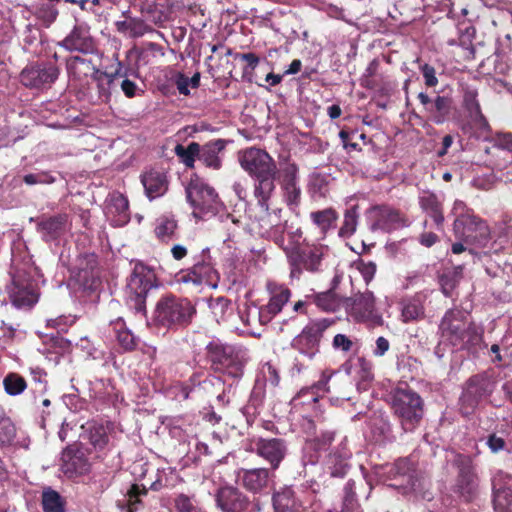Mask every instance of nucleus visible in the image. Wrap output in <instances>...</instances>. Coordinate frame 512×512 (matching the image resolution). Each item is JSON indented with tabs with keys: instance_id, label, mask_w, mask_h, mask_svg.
<instances>
[{
	"instance_id": "nucleus-1",
	"label": "nucleus",
	"mask_w": 512,
	"mask_h": 512,
	"mask_svg": "<svg viewBox=\"0 0 512 512\" xmlns=\"http://www.w3.org/2000/svg\"><path fill=\"white\" fill-rule=\"evenodd\" d=\"M196 315V307L188 298L168 293L160 297L152 315L155 328L176 331L188 327Z\"/></svg>"
},
{
	"instance_id": "nucleus-2",
	"label": "nucleus",
	"mask_w": 512,
	"mask_h": 512,
	"mask_svg": "<svg viewBox=\"0 0 512 512\" xmlns=\"http://www.w3.org/2000/svg\"><path fill=\"white\" fill-rule=\"evenodd\" d=\"M439 329L449 343L460 350H471L478 346L482 334L476 325L469 321L468 314L461 309L452 308L445 312Z\"/></svg>"
},
{
	"instance_id": "nucleus-3",
	"label": "nucleus",
	"mask_w": 512,
	"mask_h": 512,
	"mask_svg": "<svg viewBox=\"0 0 512 512\" xmlns=\"http://www.w3.org/2000/svg\"><path fill=\"white\" fill-rule=\"evenodd\" d=\"M205 350L206 360L214 372L232 378H240L243 375L246 359L234 346L216 339L210 341Z\"/></svg>"
},
{
	"instance_id": "nucleus-4",
	"label": "nucleus",
	"mask_w": 512,
	"mask_h": 512,
	"mask_svg": "<svg viewBox=\"0 0 512 512\" xmlns=\"http://www.w3.org/2000/svg\"><path fill=\"white\" fill-rule=\"evenodd\" d=\"M291 266V274H301L303 270L311 273L322 271V261L328 252V247L322 244H308L301 246L283 247Z\"/></svg>"
},
{
	"instance_id": "nucleus-5",
	"label": "nucleus",
	"mask_w": 512,
	"mask_h": 512,
	"mask_svg": "<svg viewBox=\"0 0 512 512\" xmlns=\"http://www.w3.org/2000/svg\"><path fill=\"white\" fill-rule=\"evenodd\" d=\"M154 272L147 266L138 263L127 281V298L131 308L137 313L146 314V298L155 286Z\"/></svg>"
},
{
	"instance_id": "nucleus-6",
	"label": "nucleus",
	"mask_w": 512,
	"mask_h": 512,
	"mask_svg": "<svg viewBox=\"0 0 512 512\" xmlns=\"http://www.w3.org/2000/svg\"><path fill=\"white\" fill-rule=\"evenodd\" d=\"M269 200L270 196H267L258 201V234L283 248L286 224L282 221L281 209L275 208L270 211Z\"/></svg>"
},
{
	"instance_id": "nucleus-7",
	"label": "nucleus",
	"mask_w": 512,
	"mask_h": 512,
	"mask_svg": "<svg viewBox=\"0 0 512 512\" xmlns=\"http://www.w3.org/2000/svg\"><path fill=\"white\" fill-rule=\"evenodd\" d=\"M455 236L467 244L484 245L490 237V229L485 220L467 210L454 221Z\"/></svg>"
},
{
	"instance_id": "nucleus-8",
	"label": "nucleus",
	"mask_w": 512,
	"mask_h": 512,
	"mask_svg": "<svg viewBox=\"0 0 512 512\" xmlns=\"http://www.w3.org/2000/svg\"><path fill=\"white\" fill-rule=\"evenodd\" d=\"M8 293L12 304L21 309L32 308L39 299L36 282L24 270H16L13 273Z\"/></svg>"
},
{
	"instance_id": "nucleus-9",
	"label": "nucleus",
	"mask_w": 512,
	"mask_h": 512,
	"mask_svg": "<svg viewBox=\"0 0 512 512\" xmlns=\"http://www.w3.org/2000/svg\"><path fill=\"white\" fill-rule=\"evenodd\" d=\"M186 198L194 208V214H216L220 200L215 189L199 180L191 181L186 187Z\"/></svg>"
},
{
	"instance_id": "nucleus-10",
	"label": "nucleus",
	"mask_w": 512,
	"mask_h": 512,
	"mask_svg": "<svg viewBox=\"0 0 512 512\" xmlns=\"http://www.w3.org/2000/svg\"><path fill=\"white\" fill-rule=\"evenodd\" d=\"M369 213L373 219L371 229L381 230L386 233L406 228L410 225L409 217L400 209L389 204L372 206Z\"/></svg>"
},
{
	"instance_id": "nucleus-11",
	"label": "nucleus",
	"mask_w": 512,
	"mask_h": 512,
	"mask_svg": "<svg viewBox=\"0 0 512 512\" xmlns=\"http://www.w3.org/2000/svg\"><path fill=\"white\" fill-rule=\"evenodd\" d=\"M333 323V320L323 318L308 324L301 333L294 338L292 346L300 353L309 358H313L319 352L320 341L324 332Z\"/></svg>"
},
{
	"instance_id": "nucleus-12",
	"label": "nucleus",
	"mask_w": 512,
	"mask_h": 512,
	"mask_svg": "<svg viewBox=\"0 0 512 512\" xmlns=\"http://www.w3.org/2000/svg\"><path fill=\"white\" fill-rule=\"evenodd\" d=\"M31 221H34L31 218ZM36 231L46 243H58L71 229V219L67 213L42 214L35 219Z\"/></svg>"
},
{
	"instance_id": "nucleus-13",
	"label": "nucleus",
	"mask_w": 512,
	"mask_h": 512,
	"mask_svg": "<svg viewBox=\"0 0 512 512\" xmlns=\"http://www.w3.org/2000/svg\"><path fill=\"white\" fill-rule=\"evenodd\" d=\"M268 293V303L258 309V321L260 324L269 323L277 314H279L284 305L291 297V290L285 285L274 280H268L266 283Z\"/></svg>"
},
{
	"instance_id": "nucleus-14",
	"label": "nucleus",
	"mask_w": 512,
	"mask_h": 512,
	"mask_svg": "<svg viewBox=\"0 0 512 512\" xmlns=\"http://www.w3.org/2000/svg\"><path fill=\"white\" fill-rule=\"evenodd\" d=\"M494 373L490 370L472 375L465 384L461 397L462 405L473 408L484 397L489 396L495 388Z\"/></svg>"
},
{
	"instance_id": "nucleus-15",
	"label": "nucleus",
	"mask_w": 512,
	"mask_h": 512,
	"mask_svg": "<svg viewBox=\"0 0 512 512\" xmlns=\"http://www.w3.org/2000/svg\"><path fill=\"white\" fill-rule=\"evenodd\" d=\"M60 74L58 66L51 62H35L20 73L21 83L28 88H42L54 83Z\"/></svg>"
},
{
	"instance_id": "nucleus-16",
	"label": "nucleus",
	"mask_w": 512,
	"mask_h": 512,
	"mask_svg": "<svg viewBox=\"0 0 512 512\" xmlns=\"http://www.w3.org/2000/svg\"><path fill=\"white\" fill-rule=\"evenodd\" d=\"M417 99L423 107V112L427 114L432 123L442 125L450 120L453 110V99L451 97L439 94L430 97L426 92H420Z\"/></svg>"
},
{
	"instance_id": "nucleus-17",
	"label": "nucleus",
	"mask_w": 512,
	"mask_h": 512,
	"mask_svg": "<svg viewBox=\"0 0 512 512\" xmlns=\"http://www.w3.org/2000/svg\"><path fill=\"white\" fill-rule=\"evenodd\" d=\"M454 462L459 469L454 492L465 501H470L478 487V478L474 472L472 460L469 456L459 454L456 455Z\"/></svg>"
},
{
	"instance_id": "nucleus-18",
	"label": "nucleus",
	"mask_w": 512,
	"mask_h": 512,
	"mask_svg": "<svg viewBox=\"0 0 512 512\" xmlns=\"http://www.w3.org/2000/svg\"><path fill=\"white\" fill-rule=\"evenodd\" d=\"M391 406L396 416H421L424 403L412 389L398 387L391 393Z\"/></svg>"
},
{
	"instance_id": "nucleus-19",
	"label": "nucleus",
	"mask_w": 512,
	"mask_h": 512,
	"mask_svg": "<svg viewBox=\"0 0 512 512\" xmlns=\"http://www.w3.org/2000/svg\"><path fill=\"white\" fill-rule=\"evenodd\" d=\"M217 506L223 512H255L256 503L250 501L237 488L224 486L215 495Z\"/></svg>"
},
{
	"instance_id": "nucleus-20",
	"label": "nucleus",
	"mask_w": 512,
	"mask_h": 512,
	"mask_svg": "<svg viewBox=\"0 0 512 512\" xmlns=\"http://www.w3.org/2000/svg\"><path fill=\"white\" fill-rule=\"evenodd\" d=\"M58 46L68 52H78L83 55L96 54L98 51L96 40L92 37L88 27L75 25L70 33Z\"/></svg>"
},
{
	"instance_id": "nucleus-21",
	"label": "nucleus",
	"mask_w": 512,
	"mask_h": 512,
	"mask_svg": "<svg viewBox=\"0 0 512 512\" xmlns=\"http://www.w3.org/2000/svg\"><path fill=\"white\" fill-rule=\"evenodd\" d=\"M350 315L357 322H371L382 325L383 318L376 312L375 298L371 291L356 294L350 304Z\"/></svg>"
},
{
	"instance_id": "nucleus-22",
	"label": "nucleus",
	"mask_w": 512,
	"mask_h": 512,
	"mask_svg": "<svg viewBox=\"0 0 512 512\" xmlns=\"http://www.w3.org/2000/svg\"><path fill=\"white\" fill-rule=\"evenodd\" d=\"M277 172L274 159L265 150L258 149V198L271 196Z\"/></svg>"
},
{
	"instance_id": "nucleus-23",
	"label": "nucleus",
	"mask_w": 512,
	"mask_h": 512,
	"mask_svg": "<svg viewBox=\"0 0 512 512\" xmlns=\"http://www.w3.org/2000/svg\"><path fill=\"white\" fill-rule=\"evenodd\" d=\"M90 462L85 452L76 446H68L62 452L61 469L68 478H75L90 471Z\"/></svg>"
},
{
	"instance_id": "nucleus-24",
	"label": "nucleus",
	"mask_w": 512,
	"mask_h": 512,
	"mask_svg": "<svg viewBox=\"0 0 512 512\" xmlns=\"http://www.w3.org/2000/svg\"><path fill=\"white\" fill-rule=\"evenodd\" d=\"M462 107L467 112L471 121L482 130L490 128L489 122L482 113L480 102L478 100V90L468 84L461 85Z\"/></svg>"
},
{
	"instance_id": "nucleus-25",
	"label": "nucleus",
	"mask_w": 512,
	"mask_h": 512,
	"mask_svg": "<svg viewBox=\"0 0 512 512\" xmlns=\"http://www.w3.org/2000/svg\"><path fill=\"white\" fill-rule=\"evenodd\" d=\"M77 281L85 288L93 289L100 283L98 257L94 253H85L78 258Z\"/></svg>"
},
{
	"instance_id": "nucleus-26",
	"label": "nucleus",
	"mask_w": 512,
	"mask_h": 512,
	"mask_svg": "<svg viewBox=\"0 0 512 512\" xmlns=\"http://www.w3.org/2000/svg\"><path fill=\"white\" fill-rule=\"evenodd\" d=\"M145 195L154 200L166 194L169 188L167 173L160 169L151 168L140 176Z\"/></svg>"
},
{
	"instance_id": "nucleus-27",
	"label": "nucleus",
	"mask_w": 512,
	"mask_h": 512,
	"mask_svg": "<svg viewBox=\"0 0 512 512\" xmlns=\"http://www.w3.org/2000/svg\"><path fill=\"white\" fill-rule=\"evenodd\" d=\"M280 186L287 205L291 209L297 208L301 202V188L298 185V169L296 165L291 164L283 170Z\"/></svg>"
},
{
	"instance_id": "nucleus-28",
	"label": "nucleus",
	"mask_w": 512,
	"mask_h": 512,
	"mask_svg": "<svg viewBox=\"0 0 512 512\" xmlns=\"http://www.w3.org/2000/svg\"><path fill=\"white\" fill-rule=\"evenodd\" d=\"M334 372L330 370H324L321 374L320 379L311 387L302 389L297 396L292 400L293 407L299 405L308 404L315 405L318 402L319 393L329 392L328 383L333 376Z\"/></svg>"
},
{
	"instance_id": "nucleus-29",
	"label": "nucleus",
	"mask_w": 512,
	"mask_h": 512,
	"mask_svg": "<svg viewBox=\"0 0 512 512\" xmlns=\"http://www.w3.org/2000/svg\"><path fill=\"white\" fill-rule=\"evenodd\" d=\"M79 438L89 441L95 448L103 449L108 443L107 427L104 426L102 418L88 419L80 424Z\"/></svg>"
},
{
	"instance_id": "nucleus-30",
	"label": "nucleus",
	"mask_w": 512,
	"mask_h": 512,
	"mask_svg": "<svg viewBox=\"0 0 512 512\" xmlns=\"http://www.w3.org/2000/svg\"><path fill=\"white\" fill-rule=\"evenodd\" d=\"M386 469H388L387 472L391 480L397 479L398 477L401 478V482L399 484L391 483V487L401 489L404 494L413 489V465L409 459H399L394 464L387 465Z\"/></svg>"
},
{
	"instance_id": "nucleus-31",
	"label": "nucleus",
	"mask_w": 512,
	"mask_h": 512,
	"mask_svg": "<svg viewBox=\"0 0 512 512\" xmlns=\"http://www.w3.org/2000/svg\"><path fill=\"white\" fill-rule=\"evenodd\" d=\"M227 143V140L215 139L200 145L198 160L210 169L219 170L222 167L219 154L225 150Z\"/></svg>"
},
{
	"instance_id": "nucleus-32",
	"label": "nucleus",
	"mask_w": 512,
	"mask_h": 512,
	"mask_svg": "<svg viewBox=\"0 0 512 512\" xmlns=\"http://www.w3.org/2000/svg\"><path fill=\"white\" fill-rule=\"evenodd\" d=\"M421 210L435 223L437 229H441L444 223L443 205L437 195L430 191H423L418 197Z\"/></svg>"
},
{
	"instance_id": "nucleus-33",
	"label": "nucleus",
	"mask_w": 512,
	"mask_h": 512,
	"mask_svg": "<svg viewBox=\"0 0 512 512\" xmlns=\"http://www.w3.org/2000/svg\"><path fill=\"white\" fill-rule=\"evenodd\" d=\"M215 278H217V271L211 262L206 260L205 250L203 251L202 260L195 263L187 274L182 277L184 282H192L196 285L203 282L210 283Z\"/></svg>"
},
{
	"instance_id": "nucleus-34",
	"label": "nucleus",
	"mask_w": 512,
	"mask_h": 512,
	"mask_svg": "<svg viewBox=\"0 0 512 512\" xmlns=\"http://www.w3.org/2000/svg\"><path fill=\"white\" fill-rule=\"evenodd\" d=\"M66 70L70 78L81 81L89 75L93 77L99 69L92 60L81 56H70L66 59Z\"/></svg>"
},
{
	"instance_id": "nucleus-35",
	"label": "nucleus",
	"mask_w": 512,
	"mask_h": 512,
	"mask_svg": "<svg viewBox=\"0 0 512 512\" xmlns=\"http://www.w3.org/2000/svg\"><path fill=\"white\" fill-rule=\"evenodd\" d=\"M258 454L267 460L274 470L284 456V446L278 439L261 440L258 442Z\"/></svg>"
},
{
	"instance_id": "nucleus-36",
	"label": "nucleus",
	"mask_w": 512,
	"mask_h": 512,
	"mask_svg": "<svg viewBox=\"0 0 512 512\" xmlns=\"http://www.w3.org/2000/svg\"><path fill=\"white\" fill-rule=\"evenodd\" d=\"M252 297L253 292H247L245 295V301L239 304L238 306V314L243 326L237 327L236 330L238 331V334L242 336H256V333L254 332L251 326V320L254 319V316H252L251 314V310L256 306L255 301L252 299Z\"/></svg>"
},
{
	"instance_id": "nucleus-37",
	"label": "nucleus",
	"mask_w": 512,
	"mask_h": 512,
	"mask_svg": "<svg viewBox=\"0 0 512 512\" xmlns=\"http://www.w3.org/2000/svg\"><path fill=\"white\" fill-rule=\"evenodd\" d=\"M107 209L109 214L117 217L114 220L117 225H124L130 219L128 199L119 192H114L110 195Z\"/></svg>"
},
{
	"instance_id": "nucleus-38",
	"label": "nucleus",
	"mask_w": 512,
	"mask_h": 512,
	"mask_svg": "<svg viewBox=\"0 0 512 512\" xmlns=\"http://www.w3.org/2000/svg\"><path fill=\"white\" fill-rule=\"evenodd\" d=\"M275 512H303L302 504L294 498L293 491L289 488L273 496Z\"/></svg>"
},
{
	"instance_id": "nucleus-39",
	"label": "nucleus",
	"mask_w": 512,
	"mask_h": 512,
	"mask_svg": "<svg viewBox=\"0 0 512 512\" xmlns=\"http://www.w3.org/2000/svg\"><path fill=\"white\" fill-rule=\"evenodd\" d=\"M234 70H240L241 80L243 82L253 83L254 71L256 69V54L254 53H237L234 56Z\"/></svg>"
},
{
	"instance_id": "nucleus-40",
	"label": "nucleus",
	"mask_w": 512,
	"mask_h": 512,
	"mask_svg": "<svg viewBox=\"0 0 512 512\" xmlns=\"http://www.w3.org/2000/svg\"><path fill=\"white\" fill-rule=\"evenodd\" d=\"M310 218L313 224L320 229L322 236L325 237L329 230L336 227L338 213L334 208L329 207L311 212Z\"/></svg>"
},
{
	"instance_id": "nucleus-41",
	"label": "nucleus",
	"mask_w": 512,
	"mask_h": 512,
	"mask_svg": "<svg viewBox=\"0 0 512 512\" xmlns=\"http://www.w3.org/2000/svg\"><path fill=\"white\" fill-rule=\"evenodd\" d=\"M113 332L115 334L118 344L125 351H133L138 345L137 338L134 334L126 327V323L122 318H118L111 322Z\"/></svg>"
},
{
	"instance_id": "nucleus-42",
	"label": "nucleus",
	"mask_w": 512,
	"mask_h": 512,
	"mask_svg": "<svg viewBox=\"0 0 512 512\" xmlns=\"http://www.w3.org/2000/svg\"><path fill=\"white\" fill-rule=\"evenodd\" d=\"M425 317L423 301L419 297L408 299L402 303L401 320L404 323L422 320Z\"/></svg>"
},
{
	"instance_id": "nucleus-43",
	"label": "nucleus",
	"mask_w": 512,
	"mask_h": 512,
	"mask_svg": "<svg viewBox=\"0 0 512 512\" xmlns=\"http://www.w3.org/2000/svg\"><path fill=\"white\" fill-rule=\"evenodd\" d=\"M41 504L43 512H66L65 499L51 487H47L43 490Z\"/></svg>"
},
{
	"instance_id": "nucleus-44",
	"label": "nucleus",
	"mask_w": 512,
	"mask_h": 512,
	"mask_svg": "<svg viewBox=\"0 0 512 512\" xmlns=\"http://www.w3.org/2000/svg\"><path fill=\"white\" fill-rule=\"evenodd\" d=\"M178 228L177 220L174 216H162L157 220L156 227L154 229L156 237L161 242H168L176 238V231Z\"/></svg>"
},
{
	"instance_id": "nucleus-45",
	"label": "nucleus",
	"mask_w": 512,
	"mask_h": 512,
	"mask_svg": "<svg viewBox=\"0 0 512 512\" xmlns=\"http://www.w3.org/2000/svg\"><path fill=\"white\" fill-rule=\"evenodd\" d=\"M309 297L312 298L313 303H315L317 307L326 312H335L341 302L339 295L333 289L316 293Z\"/></svg>"
},
{
	"instance_id": "nucleus-46",
	"label": "nucleus",
	"mask_w": 512,
	"mask_h": 512,
	"mask_svg": "<svg viewBox=\"0 0 512 512\" xmlns=\"http://www.w3.org/2000/svg\"><path fill=\"white\" fill-rule=\"evenodd\" d=\"M199 152L200 144L198 142H190L187 146L177 144L174 148V153L179 158L180 162L190 169L194 168Z\"/></svg>"
},
{
	"instance_id": "nucleus-47",
	"label": "nucleus",
	"mask_w": 512,
	"mask_h": 512,
	"mask_svg": "<svg viewBox=\"0 0 512 512\" xmlns=\"http://www.w3.org/2000/svg\"><path fill=\"white\" fill-rule=\"evenodd\" d=\"M358 218L359 214L357 205H354L347 209L344 213L343 224L339 229V236L342 238L351 237L356 231Z\"/></svg>"
},
{
	"instance_id": "nucleus-48",
	"label": "nucleus",
	"mask_w": 512,
	"mask_h": 512,
	"mask_svg": "<svg viewBox=\"0 0 512 512\" xmlns=\"http://www.w3.org/2000/svg\"><path fill=\"white\" fill-rule=\"evenodd\" d=\"M3 386L7 394L16 396L27 388V382L20 374L10 372L4 377Z\"/></svg>"
},
{
	"instance_id": "nucleus-49",
	"label": "nucleus",
	"mask_w": 512,
	"mask_h": 512,
	"mask_svg": "<svg viewBox=\"0 0 512 512\" xmlns=\"http://www.w3.org/2000/svg\"><path fill=\"white\" fill-rule=\"evenodd\" d=\"M174 512H205L193 496H188L184 493L178 494L174 500Z\"/></svg>"
},
{
	"instance_id": "nucleus-50",
	"label": "nucleus",
	"mask_w": 512,
	"mask_h": 512,
	"mask_svg": "<svg viewBox=\"0 0 512 512\" xmlns=\"http://www.w3.org/2000/svg\"><path fill=\"white\" fill-rule=\"evenodd\" d=\"M494 508L496 512H512V491L498 488L494 493Z\"/></svg>"
},
{
	"instance_id": "nucleus-51",
	"label": "nucleus",
	"mask_w": 512,
	"mask_h": 512,
	"mask_svg": "<svg viewBox=\"0 0 512 512\" xmlns=\"http://www.w3.org/2000/svg\"><path fill=\"white\" fill-rule=\"evenodd\" d=\"M494 508L496 512H512V491L498 488L494 493Z\"/></svg>"
},
{
	"instance_id": "nucleus-52",
	"label": "nucleus",
	"mask_w": 512,
	"mask_h": 512,
	"mask_svg": "<svg viewBox=\"0 0 512 512\" xmlns=\"http://www.w3.org/2000/svg\"><path fill=\"white\" fill-rule=\"evenodd\" d=\"M494 508L496 512H512V491L498 488L494 493Z\"/></svg>"
},
{
	"instance_id": "nucleus-53",
	"label": "nucleus",
	"mask_w": 512,
	"mask_h": 512,
	"mask_svg": "<svg viewBox=\"0 0 512 512\" xmlns=\"http://www.w3.org/2000/svg\"><path fill=\"white\" fill-rule=\"evenodd\" d=\"M148 494V489L143 484L134 483L128 489L126 496L128 498L129 511L134 512L142 504V497Z\"/></svg>"
},
{
	"instance_id": "nucleus-54",
	"label": "nucleus",
	"mask_w": 512,
	"mask_h": 512,
	"mask_svg": "<svg viewBox=\"0 0 512 512\" xmlns=\"http://www.w3.org/2000/svg\"><path fill=\"white\" fill-rule=\"evenodd\" d=\"M239 162L241 167L252 177L256 176V148L250 147L239 152Z\"/></svg>"
},
{
	"instance_id": "nucleus-55",
	"label": "nucleus",
	"mask_w": 512,
	"mask_h": 512,
	"mask_svg": "<svg viewBox=\"0 0 512 512\" xmlns=\"http://www.w3.org/2000/svg\"><path fill=\"white\" fill-rule=\"evenodd\" d=\"M16 437V427L11 418H0V446L10 445Z\"/></svg>"
},
{
	"instance_id": "nucleus-56",
	"label": "nucleus",
	"mask_w": 512,
	"mask_h": 512,
	"mask_svg": "<svg viewBox=\"0 0 512 512\" xmlns=\"http://www.w3.org/2000/svg\"><path fill=\"white\" fill-rule=\"evenodd\" d=\"M441 290L447 297L452 296V292L459 283V275L456 271H449L443 273L439 278Z\"/></svg>"
},
{
	"instance_id": "nucleus-57",
	"label": "nucleus",
	"mask_w": 512,
	"mask_h": 512,
	"mask_svg": "<svg viewBox=\"0 0 512 512\" xmlns=\"http://www.w3.org/2000/svg\"><path fill=\"white\" fill-rule=\"evenodd\" d=\"M93 80L97 83V89H98V97L101 100V102L107 103L110 100L111 97V86L113 84H108V79L105 78L104 75H102V71H96L95 75H93Z\"/></svg>"
},
{
	"instance_id": "nucleus-58",
	"label": "nucleus",
	"mask_w": 512,
	"mask_h": 512,
	"mask_svg": "<svg viewBox=\"0 0 512 512\" xmlns=\"http://www.w3.org/2000/svg\"><path fill=\"white\" fill-rule=\"evenodd\" d=\"M56 181V178L49 171H39L37 173L26 174L23 177V182L29 186L42 184L48 185Z\"/></svg>"
},
{
	"instance_id": "nucleus-59",
	"label": "nucleus",
	"mask_w": 512,
	"mask_h": 512,
	"mask_svg": "<svg viewBox=\"0 0 512 512\" xmlns=\"http://www.w3.org/2000/svg\"><path fill=\"white\" fill-rule=\"evenodd\" d=\"M350 456L351 453L346 449V446L343 443L340 444L339 451L329 455V462L335 463V468L332 471V475H337L339 472H342L345 467L344 462L349 459Z\"/></svg>"
},
{
	"instance_id": "nucleus-60",
	"label": "nucleus",
	"mask_w": 512,
	"mask_h": 512,
	"mask_svg": "<svg viewBox=\"0 0 512 512\" xmlns=\"http://www.w3.org/2000/svg\"><path fill=\"white\" fill-rule=\"evenodd\" d=\"M151 31H153V28L150 25H148L143 19L130 17V37L139 38Z\"/></svg>"
},
{
	"instance_id": "nucleus-61",
	"label": "nucleus",
	"mask_w": 512,
	"mask_h": 512,
	"mask_svg": "<svg viewBox=\"0 0 512 512\" xmlns=\"http://www.w3.org/2000/svg\"><path fill=\"white\" fill-rule=\"evenodd\" d=\"M238 482L247 490H256V469L242 470L238 473Z\"/></svg>"
},
{
	"instance_id": "nucleus-62",
	"label": "nucleus",
	"mask_w": 512,
	"mask_h": 512,
	"mask_svg": "<svg viewBox=\"0 0 512 512\" xmlns=\"http://www.w3.org/2000/svg\"><path fill=\"white\" fill-rule=\"evenodd\" d=\"M493 146L501 150L512 152V133L497 132L492 138Z\"/></svg>"
},
{
	"instance_id": "nucleus-63",
	"label": "nucleus",
	"mask_w": 512,
	"mask_h": 512,
	"mask_svg": "<svg viewBox=\"0 0 512 512\" xmlns=\"http://www.w3.org/2000/svg\"><path fill=\"white\" fill-rule=\"evenodd\" d=\"M231 306V301L224 297H218L211 303V308L215 317H217V322L220 320H224L226 310Z\"/></svg>"
},
{
	"instance_id": "nucleus-64",
	"label": "nucleus",
	"mask_w": 512,
	"mask_h": 512,
	"mask_svg": "<svg viewBox=\"0 0 512 512\" xmlns=\"http://www.w3.org/2000/svg\"><path fill=\"white\" fill-rule=\"evenodd\" d=\"M420 71L427 87H436L438 85V78L436 77V71L433 66L425 63L420 67Z\"/></svg>"
}]
</instances>
